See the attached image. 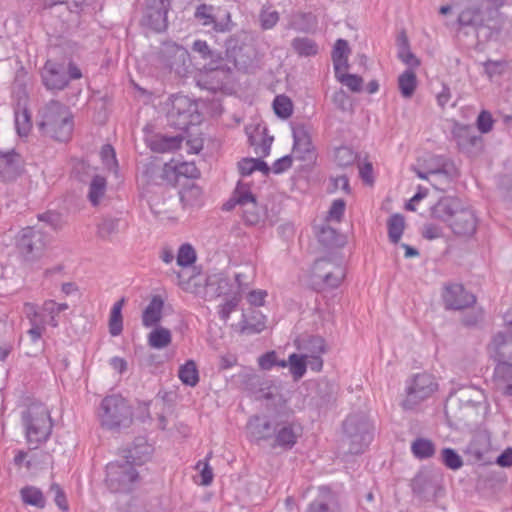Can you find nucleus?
Segmentation results:
<instances>
[{"instance_id":"obj_1","label":"nucleus","mask_w":512,"mask_h":512,"mask_svg":"<svg viewBox=\"0 0 512 512\" xmlns=\"http://www.w3.org/2000/svg\"><path fill=\"white\" fill-rule=\"evenodd\" d=\"M39 128L53 138L67 140L72 131L71 114L58 102H51L39 112Z\"/></svg>"},{"instance_id":"obj_2","label":"nucleus","mask_w":512,"mask_h":512,"mask_svg":"<svg viewBox=\"0 0 512 512\" xmlns=\"http://www.w3.org/2000/svg\"><path fill=\"white\" fill-rule=\"evenodd\" d=\"M373 439V427L367 418H346L342 424L341 444L347 453L361 454Z\"/></svg>"},{"instance_id":"obj_3","label":"nucleus","mask_w":512,"mask_h":512,"mask_svg":"<svg viewBox=\"0 0 512 512\" xmlns=\"http://www.w3.org/2000/svg\"><path fill=\"white\" fill-rule=\"evenodd\" d=\"M167 116L170 125L183 132H188L191 127L199 126L202 121L197 103L184 95H176L171 98Z\"/></svg>"},{"instance_id":"obj_4","label":"nucleus","mask_w":512,"mask_h":512,"mask_svg":"<svg viewBox=\"0 0 512 512\" xmlns=\"http://www.w3.org/2000/svg\"><path fill=\"white\" fill-rule=\"evenodd\" d=\"M439 390V382L435 375L428 372L413 374L405 385L406 397L403 406L406 408L419 404L433 397Z\"/></svg>"},{"instance_id":"obj_5","label":"nucleus","mask_w":512,"mask_h":512,"mask_svg":"<svg viewBox=\"0 0 512 512\" xmlns=\"http://www.w3.org/2000/svg\"><path fill=\"white\" fill-rule=\"evenodd\" d=\"M139 473L129 461L112 462L106 466L105 483L114 493H129L139 482Z\"/></svg>"},{"instance_id":"obj_6","label":"nucleus","mask_w":512,"mask_h":512,"mask_svg":"<svg viewBox=\"0 0 512 512\" xmlns=\"http://www.w3.org/2000/svg\"><path fill=\"white\" fill-rule=\"evenodd\" d=\"M17 247L25 260L33 261L41 257L46 248L45 236L35 227H25L18 235Z\"/></svg>"},{"instance_id":"obj_7","label":"nucleus","mask_w":512,"mask_h":512,"mask_svg":"<svg viewBox=\"0 0 512 512\" xmlns=\"http://www.w3.org/2000/svg\"><path fill=\"white\" fill-rule=\"evenodd\" d=\"M233 200L240 206L242 217L249 225L261 222L265 213L256 203L255 197L245 184L239 183L235 189Z\"/></svg>"},{"instance_id":"obj_8","label":"nucleus","mask_w":512,"mask_h":512,"mask_svg":"<svg viewBox=\"0 0 512 512\" xmlns=\"http://www.w3.org/2000/svg\"><path fill=\"white\" fill-rule=\"evenodd\" d=\"M164 177L175 185H184L183 180L193 181L200 177V171L193 162L171 160L163 168Z\"/></svg>"},{"instance_id":"obj_9","label":"nucleus","mask_w":512,"mask_h":512,"mask_svg":"<svg viewBox=\"0 0 512 512\" xmlns=\"http://www.w3.org/2000/svg\"><path fill=\"white\" fill-rule=\"evenodd\" d=\"M443 300L447 308L455 310L467 308L476 301L475 296L467 292L460 284L446 286Z\"/></svg>"},{"instance_id":"obj_10","label":"nucleus","mask_w":512,"mask_h":512,"mask_svg":"<svg viewBox=\"0 0 512 512\" xmlns=\"http://www.w3.org/2000/svg\"><path fill=\"white\" fill-rule=\"evenodd\" d=\"M305 512H341L337 493L329 487H320L317 497L308 505Z\"/></svg>"},{"instance_id":"obj_11","label":"nucleus","mask_w":512,"mask_h":512,"mask_svg":"<svg viewBox=\"0 0 512 512\" xmlns=\"http://www.w3.org/2000/svg\"><path fill=\"white\" fill-rule=\"evenodd\" d=\"M26 308L34 314L35 317L41 318V320L51 327H57L59 325L58 316L61 312L66 311L69 306L67 303H58L52 299L45 300L38 312L34 305L26 304Z\"/></svg>"},{"instance_id":"obj_12","label":"nucleus","mask_w":512,"mask_h":512,"mask_svg":"<svg viewBox=\"0 0 512 512\" xmlns=\"http://www.w3.org/2000/svg\"><path fill=\"white\" fill-rule=\"evenodd\" d=\"M412 489L418 497L428 501L436 499L442 491L438 480L425 473H419L414 477Z\"/></svg>"},{"instance_id":"obj_13","label":"nucleus","mask_w":512,"mask_h":512,"mask_svg":"<svg viewBox=\"0 0 512 512\" xmlns=\"http://www.w3.org/2000/svg\"><path fill=\"white\" fill-rule=\"evenodd\" d=\"M448 225L455 235L470 237L476 232L477 219L473 211L462 208Z\"/></svg>"},{"instance_id":"obj_14","label":"nucleus","mask_w":512,"mask_h":512,"mask_svg":"<svg viewBox=\"0 0 512 512\" xmlns=\"http://www.w3.org/2000/svg\"><path fill=\"white\" fill-rule=\"evenodd\" d=\"M25 423L27 440L39 444L46 441L51 434L52 418H27Z\"/></svg>"},{"instance_id":"obj_15","label":"nucleus","mask_w":512,"mask_h":512,"mask_svg":"<svg viewBox=\"0 0 512 512\" xmlns=\"http://www.w3.org/2000/svg\"><path fill=\"white\" fill-rule=\"evenodd\" d=\"M125 452V458L127 461L135 465H142L150 460L154 452V448L150 443H148L145 437H136L132 446Z\"/></svg>"},{"instance_id":"obj_16","label":"nucleus","mask_w":512,"mask_h":512,"mask_svg":"<svg viewBox=\"0 0 512 512\" xmlns=\"http://www.w3.org/2000/svg\"><path fill=\"white\" fill-rule=\"evenodd\" d=\"M462 209L460 201L456 198L445 197L440 199L431 209V216L439 221L450 223L455 214Z\"/></svg>"},{"instance_id":"obj_17","label":"nucleus","mask_w":512,"mask_h":512,"mask_svg":"<svg viewBox=\"0 0 512 512\" xmlns=\"http://www.w3.org/2000/svg\"><path fill=\"white\" fill-rule=\"evenodd\" d=\"M293 153L299 159L306 160L313 156V145L308 131L303 126L293 129Z\"/></svg>"},{"instance_id":"obj_18","label":"nucleus","mask_w":512,"mask_h":512,"mask_svg":"<svg viewBox=\"0 0 512 512\" xmlns=\"http://www.w3.org/2000/svg\"><path fill=\"white\" fill-rule=\"evenodd\" d=\"M278 422L275 418H251L247 423L249 434L256 440L268 439L276 433Z\"/></svg>"},{"instance_id":"obj_19","label":"nucleus","mask_w":512,"mask_h":512,"mask_svg":"<svg viewBox=\"0 0 512 512\" xmlns=\"http://www.w3.org/2000/svg\"><path fill=\"white\" fill-rule=\"evenodd\" d=\"M20 156L14 151L0 152V179L2 181L13 180L20 170Z\"/></svg>"},{"instance_id":"obj_20","label":"nucleus","mask_w":512,"mask_h":512,"mask_svg":"<svg viewBox=\"0 0 512 512\" xmlns=\"http://www.w3.org/2000/svg\"><path fill=\"white\" fill-rule=\"evenodd\" d=\"M42 77L45 86L50 90H62L69 83L65 73L51 62L46 63Z\"/></svg>"},{"instance_id":"obj_21","label":"nucleus","mask_w":512,"mask_h":512,"mask_svg":"<svg viewBox=\"0 0 512 512\" xmlns=\"http://www.w3.org/2000/svg\"><path fill=\"white\" fill-rule=\"evenodd\" d=\"M183 137L155 135L147 140L148 147L157 153H167L178 149L181 146Z\"/></svg>"},{"instance_id":"obj_22","label":"nucleus","mask_w":512,"mask_h":512,"mask_svg":"<svg viewBox=\"0 0 512 512\" xmlns=\"http://www.w3.org/2000/svg\"><path fill=\"white\" fill-rule=\"evenodd\" d=\"M164 300L161 296L155 295L151 298L150 303L142 314V323L145 327H152L160 322Z\"/></svg>"},{"instance_id":"obj_23","label":"nucleus","mask_w":512,"mask_h":512,"mask_svg":"<svg viewBox=\"0 0 512 512\" xmlns=\"http://www.w3.org/2000/svg\"><path fill=\"white\" fill-rule=\"evenodd\" d=\"M489 448V434L485 431H480L473 436L467 450L477 461H482L485 459V455L488 453Z\"/></svg>"},{"instance_id":"obj_24","label":"nucleus","mask_w":512,"mask_h":512,"mask_svg":"<svg viewBox=\"0 0 512 512\" xmlns=\"http://www.w3.org/2000/svg\"><path fill=\"white\" fill-rule=\"evenodd\" d=\"M350 48L347 41L338 39L332 50V61L334 71H341L349 68L348 57Z\"/></svg>"},{"instance_id":"obj_25","label":"nucleus","mask_w":512,"mask_h":512,"mask_svg":"<svg viewBox=\"0 0 512 512\" xmlns=\"http://www.w3.org/2000/svg\"><path fill=\"white\" fill-rule=\"evenodd\" d=\"M311 355H306V363L310 366L311 370L319 372L322 370L323 361L321 355L326 352L325 342L322 338L315 337L311 341Z\"/></svg>"},{"instance_id":"obj_26","label":"nucleus","mask_w":512,"mask_h":512,"mask_svg":"<svg viewBox=\"0 0 512 512\" xmlns=\"http://www.w3.org/2000/svg\"><path fill=\"white\" fill-rule=\"evenodd\" d=\"M274 436L277 445L291 448L296 443L298 431L293 424L278 423Z\"/></svg>"},{"instance_id":"obj_27","label":"nucleus","mask_w":512,"mask_h":512,"mask_svg":"<svg viewBox=\"0 0 512 512\" xmlns=\"http://www.w3.org/2000/svg\"><path fill=\"white\" fill-rule=\"evenodd\" d=\"M102 410L106 416H118L126 412V400L120 395H111L103 399Z\"/></svg>"},{"instance_id":"obj_28","label":"nucleus","mask_w":512,"mask_h":512,"mask_svg":"<svg viewBox=\"0 0 512 512\" xmlns=\"http://www.w3.org/2000/svg\"><path fill=\"white\" fill-rule=\"evenodd\" d=\"M178 377L180 381L190 387H195L199 382V371L193 360H187L179 367Z\"/></svg>"},{"instance_id":"obj_29","label":"nucleus","mask_w":512,"mask_h":512,"mask_svg":"<svg viewBox=\"0 0 512 512\" xmlns=\"http://www.w3.org/2000/svg\"><path fill=\"white\" fill-rule=\"evenodd\" d=\"M172 341L171 331L158 326L148 334V344L155 349H162L170 345Z\"/></svg>"},{"instance_id":"obj_30","label":"nucleus","mask_w":512,"mask_h":512,"mask_svg":"<svg viewBox=\"0 0 512 512\" xmlns=\"http://www.w3.org/2000/svg\"><path fill=\"white\" fill-rule=\"evenodd\" d=\"M398 87L404 98H411L417 88L416 73L412 69L404 71L398 77Z\"/></svg>"},{"instance_id":"obj_31","label":"nucleus","mask_w":512,"mask_h":512,"mask_svg":"<svg viewBox=\"0 0 512 512\" xmlns=\"http://www.w3.org/2000/svg\"><path fill=\"white\" fill-rule=\"evenodd\" d=\"M125 300L121 298L111 308L109 316V332L112 336H118L123 330L122 308Z\"/></svg>"},{"instance_id":"obj_32","label":"nucleus","mask_w":512,"mask_h":512,"mask_svg":"<svg viewBox=\"0 0 512 512\" xmlns=\"http://www.w3.org/2000/svg\"><path fill=\"white\" fill-rule=\"evenodd\" d=\"M511 346V340H507L503 333L496 334L488 346V353L491 358L501 361Z\"/></svg>"},{"instance_id":"obj_33","label":"nucleus","mask_w":512,"mask_h":512,"mask_svg":"<svg viewBox=\"0 0 512 512\" xmlns=\"http://www.w3.org/2000/svg\"><path fill=\"white\" fill-rule=\"evenodd\" d=\"M411 451L418 459H428L435 454V445L426 438H417L411 444Z\"/></svg>"},{"instance_id":"obj_34","label":"nucleus","mask_w":512,"mask_h":512,"mask_svg":"<svg viewBox=\"0 0 512 512\" xmlns=\"http://www.w3.org/2000/svg\"><path fill=\"white\" fill-rule=\"evenodd\" d=\"M496 374L500 378V389L505 395L512 396V364L501 362L496 368Z\"/></svg>"},{"instance_id":"obj_35","label":"nucleus","mask_w":512,"mask_h":512,"mask_svg":"<svg viewBox=\"0 0 512 512\" xmlns=\"http://www.w3.org/2000/svg\"><path fill=\"white\" fill-rule=\"evenodd\" d=\"M22 501L37 508L45 507V497L42 491L34 486L23 487L20 491Z\"/></svg>"},{"instance_id":"obj_36","label":"nucleus","mask_w":512,"mask_h":512,"mask_svg":"<svg viewBox=\"0 0 512 512\" xmlns=\"http://www.w3.org/2000/svg\"><path fill=\"white\" fill-rule=\"evenodd\" d=\"M388 237L392 243H398L405 229L404 217L400 214L392 215L387 221Z\"/></svg>"},{"instance_id":"obj_37","label":"nucleus","mask_w":512,"mask_h":512,"mask_svg":"<svg viewBox=\"0 0 512 512\" xmlns=\"http://www.w3.org/2000/svg\"><path fill=\"white\" fill-rule=\"evenodd\" d=\"M249 141L251 146L254 147V152L259 157H267L270 154L273 137L266 134V128L261 130V139L258 141L256 137L250 136Z\"/></svg>"},{"instance_id":"obj_38","label":"nucleus","mask_w":512,"mask_h":512,"mask_svg":"<svg viewBox=\"0 0 512 512\" xmlns=\"http://www.w3.org/2000/svg\"><path fill=\"white\" fill-rule=\"evenodd\" d=\"M306 358L307 356L293 353L289 356L288 361H286L287 367H289L290 373L295 381L301 379L306 373Z\"/></svg>"},{"instance_id":"obj_39","label":"nucleus","mask_w":512,"mask_h":512,"mask_svg":"<svg viewBox=\"0 0 512 512\" xmlns=\"http://www.w3.org/2000/svg\"><path fill=\"white\" fill-rule=\"evenodd\" d=\"M238 169L241 175L248 176L256 170L262 171L264 174H268L269 167L267 164L255 158H243L238 162Z\"/></svg>"},{"instance_id":"obj_40","label":"nucleus","mask_w":512,"mask_h":512,"mask_svg":"<svg viewBox=\"0 0 512 512\" xmlns=\"http://www.w3.org/2000/svg\"><path fill=\"white\" fill-rule=\"evenodd\" d=\"M186 273H179L178 274V285L181 287L182 290L197 294L199 293V288L203 284V279L199 273H193L190 276L186 277Z\"/></svg>"},{"instance_id":"obj_41","label":"nucleus","mask_w":512,"mask_h":512,"mask_svg":"<svg viewBox=\"0 0 512 512\" xmlns=\"http://www.w3.org/2000/svg\"><path fill=\"white\" fill-rule=\"evenodd\" d=\"M180 199L184 205L192 206L198 204L202 191L193 182L183 185V188L179 191Z\"/></svg>"},{"instance_id":"obj_42","label":"nucleus","mask_w":512,"mask_h":512,"mask_svg":"<svg viewBox=\"0 0 512 512\" xmlns=\"http://www.w3.org/2000/svg\"><path fill=\"white\" fill-rule=\"evenodd\" d=\"M187 136H182L183 140L186 139L187 152L190 154H198L203 148V139L198 126L191 127Z\"/></svg>"},{"instance_id":"obj_43","label":"nucleus","mask_w":512,"mask_h":512,"mask_svg":"<svg viewBox=\"0 0 512 512\" xmlns=\"http://www.w3.org/2000/svg\"><path fill=\"white\" fill-rule=\"evenodd\" d=\"M348 69L336 71L335 77L336 79L346 87H348L352 92H358L362 88L363 80L360 76L355 74L347 73Z\"/></svg>"},{"instance_id":"obj_44","label":"nucleus","mask_w":512,"mask_h":512,"mask_svg":"<svg viewBox=\"0 0 512 512\" xmlns=\"http://www.w3.org/2000/svg\"><path fill=\"white\" fill-rule=\"evenodd\" d=\"M106 191V179L101 176H95L89 188V200L93 205H98Z\"/></svg>"},{"instance_id":"obj_45","label":"nucleus","mask_w":512,"mask_h":512,"mask_svg":"<svg viewBox=\"0 0 512 512\" xmlns=\"http://www.w3.org/2000/svg\"><path fill=\"white\" fill-rule=\"evenodd\" d=\"M133 423V418H102L101 427L112 433H121Z\"/></svg>"},{"instance_id":"obj_46","label":"nucleus","mask_w":512,"mask_h":512,"mask_svg":"<svg viewBox=\"0 0 512 512\" xmlns=\"http://www.w3.org/2000/svg\"><path fill=\"white\" fill-rule=\"evenodd\" d=\"M273 109L277 116L283 119L289 118L293 113V104L285 95H278L273 101Z\"/></svg>"},{"instance_id":"obj_47","label":"nucleus","mask_w":512,"mask_h":512,"mask_svg":"<svg viewBox=\"0 0 512 512\" xmlns=\"http://www.w3.org/2000/svg\"><path fill=\"white\" fill-rule=\"evenodd\" d=\"M292 46L301 56H314L318 53L317 44L308 38H297L293 41Z\"/></svg>"},{"instance_id":"obj_48","label":"nucleus","mask_w":512,"mask_h":512,"mask_svg":"<svg viewBox=\"0 0 512 512\" xmlns=\"http://www.w3.org/2000/svg\"><path fill=\"white\" fill-rule=\"evenodd\" d=\"M15 125L20 136H27L32 128L29 112L26 109L16 112Z\"/></svg>"},{"instance_id":"obj_49","label":"nucleus","mask_w":512,"mask_h":512,"mask_svg":"<svg viewBox=\"0 0 512 512\" xmlns=\"http://www.w3.org/2000/svg\"><path fill=\"white\" fill-rule=\"evenodd\" d=\"M222 75L227 77V74L224 71L218 70V69H213L205 75L204 79H201L200 81H203L205 88H207L209 90H212V91L222 90L224 87V82L218 81Z\"/></svg>"},{"instance_id":"obj_50","label":"nucleus","mask_w":512,"mask_h":512,"mask_svg":"<svg viewBox=\"0 0 512 512\" xmlns=\"http://www.w3.org/2000/svg\"><path fill=\"white\" fill-rule=\"evenodd\" d=\"M196 260L195 250L189 244H184L179 248L177 255V264L181 267L191 266Z\"/></svg>"},{"instance_id":"obj_51","label":"nucleus","mask_w":512,"mask_h":512,"mask_svg":"<svg viewBox=\"0 0 512 512\" xmlns=\"http://www.w3.org/2000/svg\"><path fill=\"white\" fill-rule=\"evenodd\" d=\"M441 456L442 462L452 470H457L463 465L462 458L451 448H444L441 452Z\"/></svg>"},{"instance_id":"obj_52","label":"nucleus","mask_w":512,"mask_h":512,"mask_svg":"<svg viewBox=\"0 0 512 512\" xmlns=\"http://www.w3.org/2000/svg\"><path fill=\"white\" fill-rule=\"evenodd\" d=\"M258 365L263 370H270L275 365L285 368L287 367V362L286 360L277 361L275 351H270L259 357Z\"/></svg>"},{"instance_id":"obj_53","label":"nucleus","mask_w":512,"mask_h":512,"mask_svg":"<svg viewBox=\"0 0 512 512\" xmlns=\"http://www.w3.org/2000/svg\"><path fill=\"white\" fill-rule=\"evenodd\" d=\"M346 203L342 199H336L331 204L327 214V221L339 223L344 215Z\"/></svg>"},{"instance_id":"obj_54","label":"nucleus","mask_w":512,"mask_h":512,"mask_svg":"<svg viewBox=\"0 0 512 512\" xmlns=\"http://www.w3.org/2000/svg\"><path fill=\"white\" fill-rule=\"evenodd\" d=\"M354 160H355L354 152L347 147L338 148L335 152V161H336L337 165L340 167L349 166V165L353 164Z\"/></svg>"},{"instance_id":"obj_55","label":"nucleus","mask_w":512,"mask_h":512,"mask_svg":"<svg viewBox=\"0 0 512 512\" xmlns=\"http://www.w3.org/2000/svg\"><path fill=\"white\" fill-rule=\"evenodd\" d=\"M38 220L44 222L46 225L52 227L53 229H59L64 224L62 216L54 211H47L39 214Z\"/></svg>"},{"instance_id":"obj_56","label":"nucleus","mask_w":512,"mask_h":512,"mask_svg":"<svg viewBox=\"0 0 512 512\" xmlns=\"http://www.w3.org/2000/svg\"><path fill=\"white\" fill-rule=\"evenodd\" d=\"M405 47H402L399 51V58L403 63L411 68H417L420 65V60L412 53L407 47V39L403 38Z\"/></svg>"},{"instance_id":"obj_57","label":"nucleus","mask_w":512,"mask_h":512,"mask_svg":"<svg viewBox=\"0 0 512 512\" xmlns=\"http://www.w3.org/2000/svg\"><path fill=\"white\" fill-rule=\"evenodd\" d=\"M477 128L481 133H488L492 130L494 120L488 111H482L476 121Z\"/></svg>"},{"instance_id":"obj_58","label":"nucleus","mask_w":512,"mask_h":512,"mask_svg":"<svg viewBox=\"0 0 512 512\" xmlns=\"http://www.w3.org/2000/svg\"><path fill=\"white\" fill-rule=\"evenodd\" d=\"M50 492L54 494V501H55L56 505L62 511H67L68 503H67V499H66L65 493L62 490V488L58 484L53 483L50 486Z\"/></svg>"},{"instance_id":"obj_59","label":"nucleus","mask_w":512,"mask_h":512,"mask_svg":"<svg viewBox=\"0 0 512 512\" xmlns=\"http://www.w3.org/2000/svg\"><path fill=\"white\" fill-rule=\"evenodd\" d=\"M28 316L30 317V321L32 322V327L28 330V335L30 336L31 340L33 342H37L43 335L45 331L44 325L37 324V317L34 316L28 309H27Z\"/></svg>"},{"instance_id":"obj_60","label":"nucleus","mask_w":512,"mask_h":512,"mask_svg":"<svg viewBox=\"0 0 512 512\" xmlns=\"http://www.w3.org/2000/svg\"><path fill=\"white\" fill-rule=\"evenodd\" d=\"M267 295L266 290L255 289L247 294V301L252 306H263Z\"/></svg>"},{"instance_id":"obj_61","label":"nucleus","mask_w":512,"mask_h":512,"mask_svg":"<svg viewBox=\"0 0 512 512\" xmlns=\"http://www.w3.org/2000/svg\"><path fill=\"white\" fill-rule=\"evenodd\" d=\"M266 327V317L259 314L255 322L252 320H246L245 329L252 333H260Z\"/></svg>"},{"instance_id":"obj_62","label":"nucleus","mask_w":512,"mask_h":512,"mask_svg":"<svg viewBox=\"0 0 512 512\" xmlns=\"http://www.w3.org/2000/svg\"><path fill=\"white\" fill-rule=\"evenodd\" d=\"M442 235V228L436 224H426L422 229V236L428 240L438 239Z\"/></svg>"},{"instance_id":"obj_63","label":"nucleus","mask_w":512,"mask_h":512,"mask_svg":"<svg viewBox=\"0 0 512 512\" xmlns=\"http://www.w3.org/2000/svg\"><path fill=\"white\" fill-rule=\"evenodd\" d=\"M212 7L205 4L200 5L195 13V16L202 20L203 25H210L213 23V17L211 15Z\"/></svg>"},{"instance_id":"obj_64","label":"nucleus","mask_w":512,"mask_h":512,"mask_svg":"<svg viewBox=\"0 0 512 512\" xmlns=\"http://www.w3.org/2000/svg\"><path fill=\"white\" fill-rule=\"evenodd\" d=\"M278 14L275 11H263L261 14V24L264 29L272 28L278 22Z\"/></svg>"}]
</instances>
